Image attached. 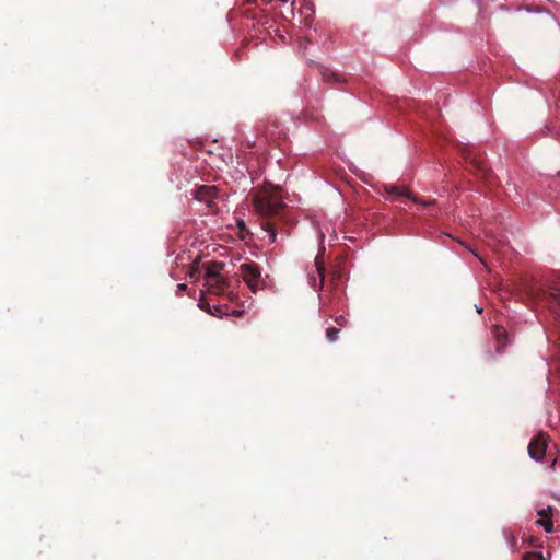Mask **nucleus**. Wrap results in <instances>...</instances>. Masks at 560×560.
<instances>
[{"instance_id":"nucleus-8","label":"nucleus","mask_w":560,"mask_h":560,"mask_svg":"<svg viewBox=\"0 0 560 560\" xmlns=\"http://www.w3.org/2000/svg\"><path fill=\"white\" fill-rule=\"evenodd\" d=\"M315 268H316V272L319 278L318 284L316 283V280L314 277H310V281H313L312 285L314 289L322 290L324 287V282H325V264H324L323 258L318 255L315 258Z\"/></svg>"},{"instance_id":"nucleus-9","label":"nucleus","mask_w":560,"mask_h":560,"mask_svg":"<svg viewBox=\"0 0 560 560\" xmlns=\"http://www.w3.org/2000/svg\"><path fill=\"white\" fill-rule=\"evenodd\" d=\"M206 285L208 287L210 293L218 295L225 294L229 289V283L222 276L212 281H209L206 283Z\"/></svg>"},{"instance_id":"nucleus-14","label":"nucleus","mask_w":560,"mask_h":560,"mask_svg":"<svg viewBox=\"0 0 560 560\" xmlns=\"http://www.w3.org/2000/svg\"><path fill=\"white\" fill-rule=\"evenodd\" d=\"M544 560V556L541 552L533 551V552H526L523 555L522 560Z\"/></svg>"},{"instance_id":"nucleus-2","label":"nucleus","mask_w":560,"mask_h":560,"mask_svg":"<svg viewBox=\"0 0 560 560\" xmlns=\"http://www.w3.org/2000/svg\"><path fill=\"white\" fill-rule=\"evenodd\" d=\"M238 275L252 292H257L266 285L265 279L261 276V267L255 261L242 264L238 268Z\"/></svg>"},{"instance_id":"nucleus-15","label":"nucleus","mask_w":560,"mask_h":560,"mask_svg":"<svg viewBox=\"0 0 560 560\" xmlns=\"http://www.w3.org/2000/svg\"><path fill=\"white\" fill-rule=\"evenodd\" d=\"M322 77L325 81H331V80L339 81L338 74H336L335 72H331L330 70H327V69H325L322 72Z\"/></svg>"},{"instance_id":"nucleus-12","label":"nucleus","mask_w":560,"mask_h":560,"mask_svg":"<svg viewBox=\"0 0 560 560\" xmlns=\"http://www.w3.org/2000/svg\"><path fill=\"white\" fill-rule=\"evenodd\" d=\"M330 317L334 319V322L338 326L337 328L346 327L349 324V319L346 314L330 315Z\"/></svg>"},{"instance_id":"nucleus-17","label":"nucleus","mask_w":560,"mask_h":560,"mask_svg":"<svg viewBox=\"0 0 560 560\" xmlns=\"http://www.w3.org/2000/svg\"><path fill=\"white\" fill-rule=\"evenodd\" d=\"M186 289H187V284H185V283L177 284V291H176L177 295L182 294V292H184Z\"/></svg>"},{"instance_id":"nucleus-11","label":"nucleus","mask_w":560,"mask_h":560,"mask_svg":"<svg viewBox=\"0 0 560 560\" xmlns=\"http://www.w3.org/2000/svg\"><path fill=\"white\" fill-rule=\"evenodd\" d=\"M340 332V328L337 327H327L326 328V338L329 342H335L338 340V334Z\"/></svg>"},{"instance_id":"nucleus-7","label":"nucleus","mask_w":560,"mask_h":560,"mask_svg":"<svg viewBox=\"0 0 560 560\" xmlns=\"http://www.w3.org/2000/svg\"><path fill=\"white\" fill-rule=\"evenodd\" d=\"M224 267L223 262L211 261L205 264V279L206 283L221 277V269Z\"/></svg>"},{"instance_id":"nucleus-1","label":"nucleus","mask_w":560,"mask_h":560,"mask_svg":"<svg viewBox=\"0 0 560 560\" xmlns=\"http://www.w3.org/2000/svg\"><path fill=\"white\" fill-rule=\"evenodd\" d=\"M253 203L256 212L262 218V229L269 234L270 241L275 242L278 220L285 209L280 189L273 186H265L256 190L253 195Z\"/></svg>"},{"instance_id":"nucleus-5","label":"nucleus","mask_w":560,"mask_h":560,"mask_svg":"<svg viewBox=\"0 0 560 560\" xmlns=\"http://www.w3.org/2000/svg\"><path fill=\"white\" fill-rule=\"evenodd\" d=\"M535 299L560 307V288L552 287L550 290L538 288L532 291Z\"/></svg>"},{"instance_id":"nucleus-10","label":"nucleus","mask_w":560,"mask_h":560,"mask_svg":"<svg viewBox=\"0 0 560 560\" xmlns=\"http://www.w3.org/2000/svg\"><path fill=\"white\" fill-rule=\"evenodd\" d=\"M493 334L497 341V351L501 352L503 348L509 343L508 331L501 326H494Z\"/></svg>"},{"instance_id":"nucleus-13","label":"nucleus","mask_w":560,"mask_h":560,"mask_svg":"<svg viewBox=\"0 0 560 560\" xmlns=\"http://www.w3.org/2000/svg\"><path fill=\"white\" fill-rule=\"evenodd\" d=\"M537 524H539L540 526H542V527H544V529H545L547 533H552V532H553V523H552V520H551V518L538 520V521H537Z\"/></svg>"},{"instance_id":"nucleus-3","label":"nucleus","mask_w":560,"mask_h":560,"mask_svg":"<svg viewBox=\"0 0 560 560\" xmlns=\"http://www.w3.org/2000/svg\"><path fill=\"white\" fill-rule=\"evenodd\" d=\"M548 440H549V436L544 432H539L537 435H535L530 440L527 450H528L529 456L534 460H536V462L542 460L546 450H547V446H548Z\"/></svg>"},{"instance_id":"nucleus-4","label":"nucleus","mask_w":560,"mask_h":560,"mask_svg":"<svg viewBox=\"0 0 560 560\" xmlns=\"http://www.w3.org/2000/svg\"><path fill=\"white\" fill-rule=\"evenodd\" d=\"M218 197V189L215 186L202 185L195 189L194 198L200 202L206 203L209 210H215V199Z\"/></svg>"},{"instance_id":"nucleus-6","label":"nucleus","mask_w":560,"mask_h":560,"mask_svg":"<svg viewBox=\"0 0 560 560\" xmlns=\"http://www.w3.org/2000/svg\"><path fill=\"white\" fill-rule=\"evenodd\" d=\"M384 189H385L386 194H388V195H396V196L407 197V198H410L416 203H421V205H425V206L431 203V201H424V200H421L418 197L411 196L407 191V189L405 187H402V186L386 185Z\"/></svg>"},{"instance_id":"nucleus-20","label":"nucleus","mask_w":560,"mask_h":560,"mask_svg":"<svg viewBox=\"0 0 560 560\" xmlns=\"http://www.w3.org/2000/svg\"><path fill=\"white\" fill-rule=\"evenodd\" d=\"M228 294L230 295V299L232 300V299H233V296H232V295H233L232 291H229V292H228Z\"/></svg>"},{"instance_id":"nucleus-16","label":"nucleus","mask_w":560,"mask_h":560,"mask_svg":"<svg viewBox=\"0 0 560 560\" xmlns=\"http://www.w3.org/2000/svg\"><path fill=\"white\" fill-rule=\"evenodd\" d=\"M538 515L541 517L540 520H544V518H551V515H552V509L549 506L547 509H542L538 512Z\"/></svg>"},{"instance_id":"nucleus-19","label":"nucleus","mask_w":560,"mask_h":560,"mask_svg":"<svg viewBox=\"0 0 560 560\" xmlns=\"http://www.w3.org/2000/svg\"><path fill=\"white\" fill-rule=\"evenodd\" d=\"M238 226H240V228H244V226H245L244 222H240V223H238Z\"/></svg>"},{"instance_id":"nucleus-18","label":"nucleus","mask_w":560,"mask_h":560,"mask_svg":"<svg viewBox=\"0 0 560 560\" xmlns=\"http://www.w3.org/2000/svg\"><path fill=\"white\" fill-rule=\"evenodd\" d=\"M199 306H200V308H202V310L209 311V305H208V304H205L202 301H200Z\"/></svg>"}]
</instances>
